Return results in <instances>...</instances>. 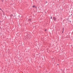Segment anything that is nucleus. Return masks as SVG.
<instances>
[{"mask_svg":"<svg viewBox=\"0 0 73 73\" xmlns=\"http://www.w3.org/2000/svg\"><path fill=\"white\" fill-rule=\"evenodd\" d=\"M69 19V18H68L66 19V21H68V23L69 22H70V23H71V21H70V19Z\"/></svg>","mask_w":73,"mask_h":73,"instance_id":"f257e3e1","label":"nucleus"},{"mask_svg":"<svg viewBox=\"0 0 73 73\" xmlns=\"http://www.w3.org/2000/svg\"><path fill=\"white\" fill-rule=\"evenodd\" d=\"M27 36L29 38H31V35L29 34H27Z\"/></svg>","mask_w":73,"mask_h":73,"instance_id":"f03ea898","label":"nucleus"},{"mask_svg":"<svg viewBox=\"0 0 73 73\" xmlns=\"http://www.w3.org/2000/svg\"><path fill=\"white\" fill-rule=\"evenodd\" d=\"M53 19L55 21H56V18L55 17H53Z\"/></svg>","mask_w":73,"mask_h":73,"instance_id":"7ed1b4c3","label":"nucleus"},{"mask_svg":"<svg viewBox=\"0 0 73 73\" xmlns=\"http://www.w3.org/2000/svg\"><path fill=\"white\" fill-rule=\"evenodd\" d=\"M32 20L31 19H29L28 21V22H29V23H31V20Z\"/></svg>","mask_w":73,"mask_h":73,"instance_id":"20e7f679","label":"nucleus"},{"mask_svg":"<svg viewBox=\"0 0 73 73\" xmlns=\"http://www.w3.org/2000/svg\"><path fill=\"white\" fill-rule=\"evenodd\" d=\"M33 8H37V7L36 5H33Z\"/></svg>","mask_w":73,"mask_h":73,"instance_id":"39448f33","label":"nucleus"},{"mask_svg":"<svg viewBox=\"0 0 73 73\" xmlns=\"http://www.w3.org/2000/svg\"><path fill=\"white\" fill-rule=\"evenodd\" d=\"M64 31V27H63V31Z\"/></svg>","mask_w":73,"mask_h":73,"instance_id":"423d86ee","label":"nucleus"},{"mask_svg":"<svg viewBox=\"0 0 73 73\" xmlns=\"http://www.w3.org/2000/svg\"><path fill=\"white\" fill-rule=\"evenodd\" d=\"M63 32H64V31H62V33H63Z\"/></svg>","mask_w":73,"mask_h":73,"instance_id":"0eeeda50","label":"nucleus"},{"mask_svg":"<svg viewBox=\"0 0 73 73\" xmlns=\"http://www.w3.org/2000/svg\"><path fill=\"white\" fill-rule=\"evenodd\" d=\"M48 2H47V1H46V4Z\"/></svg>","mask_w":73,"mask_h":73,"instance_id":"6e6552de","label":"nucleus"},{"mask_svg":"<svg viewBox=\"0 0 73 73\" xmlns=\"http://www.w3.org/2000/svg\"><path fill=\"white\" fill-rule=\"evenodd\" d=\"M51 19H52V17H51Z\"/></svg>","mask_w":73,"mask_h":73,"instance_id":"1a4fd4ad","label":"nucleus"},{"mask_svg":"<svg viewBox=\"0 0 73 73\" xmlns=\"http://www.w3.org/2000/svg\"><path fill=\"white\" fill-rule=\"evenodd\" d=\"M3 15L5 16V13H3Z\"/></svg>","mask_w":73,"mask_h":73,"instance_id":"9d476101","label":"nucleus"},{"mask_svg":"<svg viewBox=\"0 0 73 73\" xmlns=\"http://www.w3.org/2000/svg\"><path fill=\"white\" fill-rule=\"evenodd\" d=\"M3 0H2V2H3Z\"/></svg>","mask_w":73,"mask_h":73,"instance_id":"9b49d317","label":"nucleus"},{"mask_svg":"<svg viewBox=\"0 0 73 73\" xmlns=\"http://www.w3.org/2000/svg\"><path fill=\"white\" fill-rule=\"evenodd\" d=\"M0 10H2L1 9V8H0Z\"/></svg>","mask_w":73,"mask_h":73,"instance_id":"f8f14e48","label":"nucleus"},{"mask_svg":"<svg viewBox=\"0 0 73 73\" xmlns=\"http://www.w3.org/2000/svg\"><path fill=\"white\" fill-rule=\"evenodd\" d=\"M70 16H71V15H70L69 16H68V17H70Z\"/></svg>","mask_w":73,"mask_h":73,"instance_id":"ddd939ff","label":"nucleus"},{"mask_svg":"<svg viewBox=\"0 0 73 73\" xmlns=\"http://www.w3.org/2000/svg\"><path fill=\"white\" fill-rule=\"evenodd\" d=\"M1 10V11H2V12H3V10Z\"/></svg>","mask_w":73,"mask_h":73,"instance_id":"4468645a","label":"nucleus"},{"mask_svg":"<svg viewBox=\"0 0 73 73\" xmlns=\"http://www.w3.org/2000/svg\"><path fill=\"white\" fill-rule=\"evenodd\" d=\"M59 65V64H57V65Z\"/></svg>","mask_w":73,"mask_h":73,"instance_id":"2eb2a0df","label":"nucleus"},{"mask_svg":"<svg viewBox=\"0 0 73 73\" xmlns=\"http://www.w3.org/2000/svg\"><path fill=\"white\" fill-rule=\"evenodd\" d=\"M66 23H68V22H66Z\"/></svg>","mask_w":73,"mask_h":73,"instance_id":"dca6fc26","label":"nucleus"},{"mask_svg":"<svg viewBox=\"0 0 73 73\" xmlns=\"http://www.w3.org/2000/svg\"><path fill=\"white\" fill-rule=\"evenodd\" d=\"M62 10H63V9H62Z\"/></svg>","mask_w":73,"mask_h":73,"instance_id":"f3484780","label":"nucleus"},{"mask_svg":"<svg viewBox=\"0 0 73 73\" xmlns=\"http://www.w3.org/2000/svg\"><path fill=\"white\" fill-rule=\"evenodd\" d=\"M71 16H72V14H71Z\"/></svg>","mask_w":73,"mask_h":73,"instance_id":"a211bd4d","label":"nucleus"},{"mask_svg":"<svg viewBox=\"0 0 73 73\" xmlns=\"http://www.w3.org/2000/svg\"><path fill=\"white\" fill-rule=\"evenodd\" d=\"M3 13H4V12L3 11H2Z\"/></svg>","mask_w":73,"mask_h":73,"instance_id":"6ab92c4d","label":"nucleus"},{"mask_svg":"<svg viewBox=\"0 0 73 73\" xmlns=\"http://www.w3.org/2000/svg\"><path fill=\"white\" fill-rule=\"evenodd\" d=\"M5 18H7V17H5Z\"/></svg>","mask_w":73,"mask_h":73,"instance_id":"aec40b11","label":"nucleus"},{"mask_svg":"<svg viewBox=\"0 0 73 73\" xmlns=\"http://www.w3.org/2000/svg\"><path fill=\"white\" fill-rule=\"evenodd\" d=\"M45 31H46V30H45Z\"/></svg>","mask_w":73,"mask_h":73,"instance_id":"412c9836","label":"nucleus"},{"mask_svg":"<svg viewBox=\"0 0 73 73\" xmlns=\"http://www.w3.org/2000/svg\"><path fill=\"white\" fill-rule=\"evenodd\" d=\"M61 70L62 71V70L61 69Z\"/></svg>","mask_w":73,"mask_h":73,"instance_id":"4be33fe9","label":"nucleus"}]
</instances>
